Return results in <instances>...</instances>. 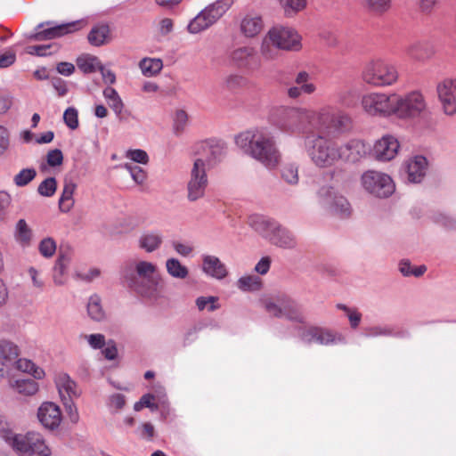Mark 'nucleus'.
Listing matches in <instances>:
<instances>
[{"label":"nucleus","mask_w":456,"mask_h":456,"mask_svg":"<svg viewBox=\"0 0 456 456\" xmlns=\"http://www.w3.org/2000/svg\"><path fill=\"white\" fill-rule=\"evenodd\" d=\"M349 125V116L330 106L318 110L305 107H292L287 110L284 118L280 122V129L290 134L304 133L309 128L340 132Z\"/></svg>","instance_id":"f257e3e1"},{"label":"nucleus","mask_w":456,"mask_h":456,"mask_svg":"<svg viewBox=\"0 0 456 456\" xmlns=\"http://www.w3.org/2000/svg\"><path fill=\"white\" fill-rule=\"evenodd\" d=\"M235 144L246 155L269 170H274L281 161L273 131L268 126H256L235 136Z\"/></svg>","instance_id":"f03ea898"},{"label":"nucleus","mask_w":456,"mask_h":456,"mask_svg":"<svg viewBox=\"0 0 456 456\" xmlns=\"http://www.w3.org/2000/svg\"><path fill=\"white\" fill-rule=\"evenodd\" d=\"M157 273V265L143 259L126 265L120 270L122 281L135 293L150 300L164 297V285L155 278Z\"/></svg>","instance_id":"7ed1b4c3"},{"label":"nucleus","mask_w":456,"mask_h":456,"mask_svg":"<svg viewBox=\"0 0 456 456\" xmlns=\"http://www.w3.org/2000/svg\"><path fill=\"white\" fill-rule=\"evenodd\" d=\"M0 436L17 456L53 455L52 447L39 432L15 433L9 428H2Z\"/></svg>","instance_id":"20e7f679"},{"label":"nucleus","mask_w":456,"mask_h":456,"mask_svg":"<svg viewBox=\"0 0 456 456\" xmlns=\"http://www.w3.org/2000/svg\"><path fill=\"white\" fill-rule=\"evenodd\" d=\"M301 48L302 37L295 28L276 25L263 37L260 53L265 60H274L278 57L280 50L297 52Z\"/></svg>","instance_id":"39448f33"},{"label":"nucleus","mask_w":456,"mask_h":456,"mask_svg":"<svg viewBox=\"0 0 456 456\" xmlns=\"http://www.w3.org/2000/svg\"><path fill=\"white\" fill-rule=\"evenodd\" d=\"M304 147L312 163L319 168L330 167L338 161V144L321 134L305 136Z\"/></svg>","instance_id":"423d86ee"},{"label":"nucleus","mask_w":456,"mask_h":456,"mask_svg":"<svg viewBox=\"0 0 456 456\" xmlns=\"http://www.w3.org/2000/svg\"><path fill=\"white\" fill-rule=\"evenodd\" d=\"M361 77L371 86H388L397 81L398 72L396 66L387 61L375 59L365 63Z\"/></svg>","instance_id":"0eeeda50"},{"label":"nucleus","mask_w":456,"mask_h":456,"mask_svg":"<svg viewBox=\"0 0 456 456\" xmlns=\"http://www.w3.org/2000/svg\"><path fill=\"white\" fill-rule=\"evenodd\" d=\"M360 185L369 195L377 199H387L395 192L396 184L387 173L368 169L360 176Z\"/></svg>","instance_id":"6e6552de"},{"label":"nucleus","mask_w":456,"mask_h":456,"mask_svg":"<svg viewBox=\"0 0 456 456\" xmlns=\"http://www.w3.org/2000/svg\"><path fill=\"white\" fill-rule=\"evenodd\" d=\"M363 111L372 117H389L399 110V94L369 93L362 96Z\"/></svg>","instance_id":"1a4fd4ad"},{"label":"nucleus","mask_w":456,"mask_h":456,"mask_svg":"<svg viewBox=\"0 0 456 456\" xmlns=\"http://www.w3.org/2000/svg\"><path fill=\"white\" fill-rule=\"evenodd\" d=\"M232 0H216L206 6L188 24L191 34H198L214 25L231 8Z\"/></svg>","instance_id":"9d476101"},{"label":"nucleus","mask_w":456,"mask_h":456,"mask_svg":"<svg viewBox=\"0 0 456 456\" xmlns=\"http://www.w3.org/2000/svg\"><path fill=\"white\" fill-rule=\"evenodd\" d=\"M211 165L208 158H198L194 160L187 183L188 199L195 201L205 195L208 184L207 170Z\"/></svg>","instance_id":"9b49d317"},{"label":"nucleus","mask_w":456,"mask_h":456,"mask_svg":"<svg viewBox=\"0 0 456 456\" xmlns=\"http://www.w3.org/2000/svg\"><path fill=\"white\" fill-rule=\"evenodd\" d=\"M427 107L423 94L411 91L401 96V121L411 126L425 111Z\"/></svg>","instance_id":"f8f14e48"},{"label":"nucleus","mask_w":456,"mask_h":456,"mask_svg":"<svg viewBox=\"0 0 456 456\" xmlns=\"http://www.w3.org/2000/svg\"><path fill=\"white\" fill-rule=\"evenodd\" d=\"M37 419L45 430L56 431L63 422V413L59 404L53 401H45L37 410Z\"/></svg>","instance_id":"ddd939ff"},{"label":"nucleus","mask_w":456,"mask_h":456,"mask_svg":"<svg viewBox=\"0 0 456 456\" xmlns=\"http://www.w3.org/2000/svg\"><path fill=\"white\" fill-rule=\"evenodd\" d=\"M399 152V140L392 134H385L376 140L371 149L372 158L380 163L395 159Z\"/></svg>","instance_id":"4468645a"},{"label":"nucleus","mask_w":456,"mask_h":456,"mask_svg":"<svg viewBox=\"0 0 456 456\" xmlns=\"http://www.w3.org/2000/svg\"><path fill=\"white\" fill-rule=\"evenodd\" d=\"M79 25V22H70L60 25L55 24L53 21L40 23L37 28V32L31 36V38L39 41L53 39L78 30Z\"/></svg>","instance_id":"2eb2a0df"},{"label":"nucleus","mask_w":456,"mask_h":456,"mask_svg":"<svg viewBox=\"0 0 456 456\" xmlns=\"http://www.w3.org/2000/svg\"><path fill=\"white\" fill-rule=\"evenodd\" d=\"M438 99L444 112L452 116L456 113V78H445L436 86Z\"/></svg>","instance_id":"dca6fc26"},{"label":"nucleus","mask_w":456,"mask_h":456,"mask_svg":"<svg viewBox=\"0 0 456 456\" xmlns=\"http://www.w3.org/2000/svg\"><path fill=\"white\" fill-rule=\"evenodd\" d=\"M53 382L61 402L76 400L82 394L77 383L67 372L56 373Z\"/></svg>","instance_id":"f3484780"},{"label":"nucleus","mask_w":456,"mask_h":456,"mask_svg":"<svg viewBox=\"0 0 456 456\" xmlns=\"http://www.w3.org/2000/svg\"><path fill=\"white\" fill-rule=\"evenodd\" d=\"M338 160L347 163H357L368 154V147L361 139H351L341 145H338Z\"/></svg>","instance_id":"a211bd4d"},{"label":"nucleus","mask_w":456,"mask_h":456,"mask_svg":"<svg viewBox=\"0 0 456 456\" xmlns=\"http://www.w3.org/2000/svg\"><path fill=\"white\" fill-rule=\"evenodd\" d=\"M200 269L206 277L216 281H223L229 276L226 265L216 255L203 254Z\"/></svg>","instance_id":"6ab92c4d"},{"label":"nucleus","mask_w":456,"mask_h":456,"mask_svg":"<svg viewBox=\"0 0 456 456\" xmlns=\"http://www.w3.org/2000/svg\"><path fill=\"white\" fill-rule=\"evenodd\" d=\"M1 379H6L8 386L15 393L32 396L39 391V385L30 379H16L12 374V363L10 364L7 376H0Z\"/></svg>","instance_id":"aec40b11"},{"label":"nucleus","mask_w":456,"mask_h":456,"mask_svg":"<svg viewBox=\"0 0 456 456\" xmlns=\"http://www.w3.org/2000/svg\"><path fill=\"white\" fill-rule=\"evenodd\" d=\"M136 243L140 250L151 254L161 248L164 243V235L159 230H146L138 236Z\"/></svg>","instance_id":"412c9836"},{"label":"nucleus","mask_w":456,"mask_h":456,"mask_svg":"<svg viewBox=\"0 0 456 456\" xmlns=\"http://www.w3.org/2000/svg\"><path fill=\"white\" fill-rule=\"evenodd\" d=\"M248 224L257 234L270 242L279 223L265 216L252 215L249 216Z\"/></svg>","instance_id":"4be33fe9"},{"label":"nucleus","mask_w":456,"mask_h":456,"mask_svg":"<svg viewBox=\"0 0 456 456\" xmlns=\"http://www.w3.org/2000/svg\"><path fill=\"white\" fill-rule=\"evenodd\" d=\"M303 339L308 343H319L321 345H331L343 341L340 334H336L329 330L321 328L307 330L303 335Z\"/></svg>","instance_id":"5701e85b"},{"label":"nucleus","mask_w":456,"mask_h":456,"mask_svg":"<svg viewBox=\"0 0 456 456\" xmlns=\"http://www.w3.org/2000/svg\"><path fill=\"white\" fill-rule=\"evenodd\" d=\"M265 23L261 15L247 13L240 21V32L247 38L257 37L264 29Z\"/></svg>","instance_id":"b1692460"},{"label":"nucleus","mask_w":456,"mask_h":456,"mask_svg":"<svg viewBox=\"0 0 456 456\" xmlns=\"http://www.w3.org/2000/svg\"><path fill=\"white\" fill-rule=\"evenodd\" d=\"M266 310L274 316H287L297 308L296 303L285 295L265 302Z\"/></svg>","instance_id":"393cba45"},{"label":"nucleus","mask_w":456,"mask_h":456,"mask_svg":"<svg viewBox=\"0 0 456 456\" xmlns=\"http://www.w3.org/2000/svg\"><path fill=\"white\" fill-rule=\"evenodd\" d=\"M20 355L19 346L9 340H0V376H7L13 360Z\"/></svg>","instance_id":"a878e982"},{"label":"nucleus","mask_w":456,"mask_h":456,"mask_svg":"<svg viewBox=\"0 0 456 456\" xmlns=\"http://www.w3.org/2000/svg\"><path fill=\"white\" fill-rule=\"evenodd\" d=\"M428 160L422 155H417L411 159L407 165L408 181L413 183H419L426 175Z\"/></svg>","instance_id":"bb28decb"},{"label":"nucleus","mask_w":456,"mask_h":456,"mask_svg":"<svg viewBox=\"0 0 456 456\" xmlns=\"http://www.w3.org/2000/svg\"><path fill=\"white\" fill-rule=\"evenodd\" d=\"M270 243L282 249H295L297 240L295 234L279 224Z\"/></svg>","instance_id":"cd10ccee"},{"label":"nucleus","mask_w":456,"mask_h":456,"mask_svg":"<svg viewBox=\"0 0 456 456\" xmlns=\"http://www.w3.org/2000/svg\"><path fill=\"white\" fill-rule=\"evenodd\" d=\"M13 238L16 243L23 248L31 246L34 240V233L26 220L20 219L17 221L14 227Z\"/></svg>","instance_id":"c85d7f7f"},{"label":"nucleus","mask_w":456,"mask_h":456,"mask_svg":"<svg viewBox=\"0 0 456 456\" xmlns=\"http://www.w3.org/2000/svg\"><path fill=\"white\" fill-rule=\"evenodd\" d=\"M12 362V369H16L23 373L31 375L36 379H43L45 377V371L43 368L37 365L31 360L27 358H18Z\"/></svg>","instance_id":"c756f323"},{"label":"nucleus","mask_w":456,"mask_h":456,"mask_svg":"<svg viewBox=\"0 0 456 456\" xmlns=\"http://www.w3.org/2000/svg\"><path fill=\"white\" fill-rule=\"evenodd\" d=\"M77 190V183L70 179H65L61 198L59 200V208L61 212H69L75 204L74 194Z\"/></svg>","instance_id":"7c9ffc66"},{"label":"nucleus","mask_w":456,"mask_h":456,"mask_svg":"<svg viewBox=\"0 0 456 456\" xmlns=\"http://www.w3.org/2000/svg\"><path fill=\"white\" fill-rule=\"evenodd\" d=\"M405 53L411 60L424 61L432 57L434 51L427 43L413 42L405 48Z\"/></svg>","instance_id":"2f4dec72"},{"label":"nucleus","mask_w":456,"mask_h":456,"mask_svg":"<svg viewBox=\"0 0 456 456\" xmlns=\"http://www.w3.org/2000/svg\"><path fill=\"white\" fill-rule=\"evenodd\" d=\"M72 260V254L69 251H61L54 265V283L62 285L65 283V275Z\"/></svg>","instance_id":"473e14b6"},{"label":"nucleus","mask_w":456,"mask_h":456,"mask_svg":"<svg viewBox=\"0 0 456 456\" xmlns=\"http://www.w3.org/2000/svg\"><path fill=\"white\" fill-rule=\"evenodd\" d=\"M88 42L94 46H102L111 41L110 29L107 25L94 27L87 36Z\"/></svg>","instance_id":"72a5a7b5"},{"label":"nucleus","mask_w":456,"mask_h":456,"mask_svg":"<svg viewBox=\"0 0 456 456\" xmlns=\"http://www.w3.org/2000/svg\"><path fill=\"white\" fill-rule=\"evenodd\" d=\"M138 68L145 77H154L161 72L163 61L159 58L144 57L139 61Z\"/></svg>","instance_id":"f704fd0d"},{"label":"nucleus","mask_w":456,"mask_h":456,"mask_svg":"<svg viewBox=\"0 0 456 456\" xmlns=\"http://www.w3.org/2000/svg\"><path fill=\"white\" fill-rule=\"evenodd\" d=\"M237 288L243 292H256L262 289L261 278L254 274H244L236 281Z\"/></svg>","instance_id":"c9c22d12"},{"label":"nucleus","mask_w":456,"mask_h":456,"mask_svg":"<svg viewBox=\"0 0 456 456\" xmlns=\"http://www.w3.org/2000/svg\"><path fill=\"white\" fill-rule=\"evenodd\" d=\"M167 273L175 279L184 280L189 275L188 268L175 257H169L165 263Z\"/></svg>","instance_id":"e433bc0d"},{"label":"nucleus","mask_w":456,"mask_h":456,"mask_svg":"<svg viewBox=\"0 0 456 456\" xmlns=\"http://www.w3.org/2000/svg\"><path fill=\"white\" fill-rule=\"evenodd\" d=\"M87 314L95 322H102L105 319L106 314L102 306V298L98 295L94 294L89 297Z\"/></svg>","instance_id":"4c0bfd02"},{"label":"nucleus","mask_w":456,"mask_h":456,"mask_svg":"<svg viewBox=\"0 0 456 456\" xmlns=\"http://www.w3.org/2000/svg\"><path fill=\"white\" fill-rule=\"evenodd\" d=\"M278 3L283 14L289 18L296 16L307 5V0H278Z\"/></svg>","instance_id":"58836bf2"},{"label":"nucleus","mask_w":456,"mask_h":456,"mask_svg":"<svg viewBox=\"0 0 456 456\" xmlns=\"http://www.w3.org/2000/svg\"><path fill=\"white\" fill-rule=\"evenodd\" d=\"M77 65L82 72L93 73L101 69L102 62L94 55L83 54L77 59Z\"/></svg>","instance_id":"ea45409f"},{"label":"nucleus","mask_w":456,"mask_h":456,"mask_svg":"<svg viewBox=\"0 0 456 456\" xmlns=\"http://www.w3.org/2000/svg\"><path fill=\"white\" fill-rule=\"evenodd\" d=\"M189 123L188 115L183 110H175L172 114V131L175 135H181Z\"/></svg>","instance_id":"a19ab883"},{"label":"nucleus","mask_w":456,"mask_h":456,"mask_svg":"<svg viewBox=\"0 0 456 456\" xmlns=\"http://www.w3.org/2000/svg\"><path fill=\"white\" fill-rule=\"evenodd\" d=\"M281 175L283 181L290 185H296L299 182L298 165L296 162L283 164Z\"/></svg>","instance_id":"79ce46f5"},{"label":"nucleus","mask_w":456,"mask_h":456,"mask_svg":"<svg viewBox=\"0 0 456 456\" xmlns=\"http://www.w3.org/2000/svg\"><path fill=\"white\" fill-rule=\"evenodd\" d=\"M195 305L200 312H214L220 308L219 298L216 296H200L195 299Z\"/></svg>","instance_id":"37998d69"},{"label":"nucleus","mask_w":456,"mask_h":456,"mask_svg":"<svg viewBox=\"0 0 456 456\" xmlns=\"http://www.w3.org/2000/svg\"><path fill=\"white\" fill-rule=\"evenodd\" d=\"M252 56L253 51L248 47L238 48L231 54L232 61L239 67H247Z\"/></svg>","instance_id":"c03bdc74"},{"label":"nucleus","mask_w":456,"mask_h":456,"mask_svg":"<svg viewBox=\"0 0 456 456\" xmlns=\"http://www.w3.org/2000/svg\"><path fill=\"white\" fill-rule=\"evenodd\" d=\"M37 176V171L33 167L23 168L13 176V183L18 187L28 185Z\"/></svg>","instance_id":"a18cd8bd"},{"label":"nucleus","mask_w":456,"mask_h":456,"mask_svg":"<svg viewBox=\"0 0 456 456\" xmlns=\"http://www.w3.org/2000/svg\"><path fill=\"white\" fill-rule=\"evenodd\" d=\"M327 207L330 208L335 212L344 216L349 215L351 210L350 203L348 202V200L344 196L338 193L333 200H331V201Z\"/></svg>","instance_id":"49530a36"},{"label":"nucleus","mask_w":456,"mask_h":456,"mask_svg":"<svg viewBox=\"0 0 456 456\" xmlns=\"http://www.w3.org/2000/svg\"><path fill=\"white\" fill-rule=\"evenodd\" d=\"M102 94L111 110L125 103L118 91L111 86L104 88Z\"/></svg>","instance_id":"de8ad7c7"},{"label":"nucleus","mask_w":456,"mask_h":456,"mask_svg":"<svg viewBox=\"0 0 456 456\" xmlns=\"http://www.w3.org/2000/svg\"><path fill=\"white\" fill-rule=\"evenodd\" d=\"M120 167L126 169L131 175L133 181L139 185L145 183L147 179V173L142 167L138 166H133L130 163H124Z\"/></svg>","instance_id":"09e8293b"},{"label":"nucleus","mask_w":456,"mask_h":456,"mask_svg":"<svg viewBox=\"0 0 456 456\" xmlns=\"http://www.w3.org/2000/svg\"><path fill=\"white\" fill-rule=\"evenodd\" d=\"M57 248L56 241L51 237H45L38 244V251L45 258H51L54 256Z\"/></svg>","instance_id":"8fccbe9b"},{"label":"nucleus","mask_w":456,"mask_h":456,"mask_svg":"<svg viewBox=\"0 0 456 456\" xmlns=\"http://www.w3.org/2000/svg\"><path fill=\"white\" fill-rule=\"evenodd\" d=\"M27 275L30 281L31 288L37 291H42L45 287V280L40 270L34 266L27 269Z\"/></svg>","instance_id":"3c124183"},{"label":"nucleus","mask_w":456,"mask_h":456,"mask_svg":"<svg viewBox=\"0 0 456 456\" xmlns=\"http://www.w3.org/2000/svg\"><path fill=\"white\" fill-rule=\"evenodd\" d=\"M12 197L5 191H0V224L8 221Z\"/></svg>","instance_id":"603ef678"},{"label":"nucleus","mask_w":456,"mask_h":456,"mask_svg":"<svg viewBox=\"0 0 456 456\" xmlns=\"http://www.w3.org/2000/svg\"><path fill=\"white\" fill-rule=\"evenodd\" d=\"M63 405L67 419L72 425H77L80 420V414L75 400L61 402Z\"/></svg>","instance_id":"864d4df0"},{"label":"nucleus","mask_w":456,"mask_h":456,"mask_svg":"<svg viewBox=\"0 0 456 456\" xmlns=\"http://www.w3.org/2000/svg\"><path fill=\"white\" fill-rule=\"evenodd\" d=\"M79 338L86 341L94 350L103 348L106 342L105 336L101 333L81 334Z\"/></svg>","instance_id":"5fc2aeb1"},{"label":"nucleus","mask_w":456,"mask_h":456,"mask_svg":"<svg viewBox=\"0 0 456 456\" xmlns=\"http://www.w3.org/2000/svg\"><path fill=\"white\" fill-rule=\"evenodd\" d=\"M57 190V182L54 177H48L42 181L38 187L37 192L43 197H52Z\"/></svg>","instance_id":"6e6d98bb"},{"label":"nucleus","mask_w":456,"mask_h":456,"mask_svg":"<svg viewBox=\"0 0 456 456\" xmlns=\"http://www.w3.org/2000/svg\"><path fill=\"white\" fill-rule=\"evenodd\" d=\"M126 159L141 165H146L149 162L147 152L142 149H130L125 152Z\"/></svg>","instance_id":"4d7b16f0"},{"label":"nucleus","mask_w":456,"mask_h":456,"mask_svg":"<svg viewBox=\"0 0 456 456\" xmlns=\"http://www.w3.org/2000/svg\"><path fill=\"white\" fill-rule=\"evenodd\" d=\"M174 28V22L169 18H161L155 22V32L161 37L169 35Z\"/></svg>","instance_id":"13d9d810"},{"label":"nucleus","mask_w":456,"mask_h":456,"mask_svg":"<svg viewBox=\"0 0 456 456\" xmlns=\"http://www.w3.org/2000/svg\"><path fill=\"white\" fill-rule=\"evenodd\" d=\"M63 120L66 126L71 130H75L78 127V112L73 108H68L63 113Z\"/></svg>","instance_id":"bf43d9fd"},{"label":"nucleus","mask_w":456,"mask_h":456,"mask_svg":"<svg viewBox=\"0 0 456 456\" xmlns=\"http://www.w3.org/2000/svg\"><path fill=\"white\" fill-rule=\"evenodd\" d=\"M174 250L183 257H190L194 254L195 248L192 244L182 241H174L172 243Z\"/></svg>","instance_id":"052dcab7"},{"label":"nucleus","mask_w":456,"mask_h":456,"mask_svg":"<svg viewBox=\"0 0 456 456\" xmlns=\"http://www.w3.org/2000/svg\"><path fill=\"white\" fill-rule=\"evenodd\" d=\"M427 271L426 265H422L416 268H411V264L408 260L401 261V273L405 276L414 275L419 277L424 274Z\"/></svg>","instance_id":"680f3d73"},{"label":"nucleus","mask_w":456,"mask_h":456,"mask_svg":"<svg viewBox=\"0 0 456 456\" xmlns=\"http://www.w3.org/2000/svg\"><path fill=\"white\" fill-rule=\"evenodd\" d=\"M434 221L449 230H456V218L444 213H437L433 216Z\"/></svg>","instance_id":"e2e57ef3"},{"label":"nucleus","mask_w":456,"mask_h":456,"mask_svg":"<svg viewBox=\"0 0 456 456\" xmlns=\"http://www.w3.org/2000/svg\"><path fill=\"white\" fill-rule=\"evenodd\" d=\"M154 395L151 394H145L143 395L140 401L136 402L134 404V410L135 411H140L144 407L150 408L151 411H156L158 409V405L154 403Z\"/></svg>","instance_id":"0e129e2a"},{"label":"nucleus","mask_w":456,"mask_h":456,"mask_svg":"<svg viewBox=\"0 0 456 456\" xmlns=\"http://www.w3.org/2000/svg\"><path fill=\"white\" fill-rule=\"evenodd\" d=\"M126 405V398L122 394H113L109 396L108 407L112 412H118Z\"/></svg>","instance_id":"69168bd1"},{"label":"nucleus","mask_w":456,"mask_h":456,"mask_svg":"<svg viewBox=\"0 0 456 456\" xmlns=\"http://www.w3.org/2000/svg\"><path fill=\"white\" fill-rule=\"evenodd\" d=\"M367 7L374 12H385L391 6V0H365Z\"/></svg>","instance_id":"338daca9"},{"label":"nucleus","mask_w":456,"mask_h":456,"mask_svg":"<svg viewBox=\"0 0 456 456\" xmlns=\"http://www.w3.org/2000/svg\"><path fill=\"white\" fill-rule=\"evenodd\" d=\"M46 162L52 167H60L63 163V154L61 150L53 149L47 152L46 154Z\"/></svg>","instance_id":"774afa93"}]
</instances>
